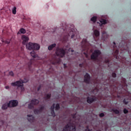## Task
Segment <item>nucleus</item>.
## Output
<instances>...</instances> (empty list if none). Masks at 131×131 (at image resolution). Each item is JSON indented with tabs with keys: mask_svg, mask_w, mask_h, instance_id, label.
<instances>
[{
	"mask_svg": "<svg viewBox=\"0 0 131 131\" xmlns=\"http://www.w3.org/2000/svg\"><path fill=\"white\" fill-rule=\"evenodd\" d=\"M26 47L27 50H29V51H38L40 49L39 44L32 42H29Z\"/></svg>",
	"mask_w": 131,
	"mask_h": 131,
	"instance_id": "obj_1",
	"label": "nucleus"
},
{
	"mask_svg": "<svg viewBox=\"0 0 131 131\" xmlns=\"http://www.w3.org/2000/svg\"><path fill=\"white\" fill-rule=\"evenodd\" d=\"M25 82H27V81L19 80V81H17L16 82L11 83V85L12 86H17V88H19L20 92H24L25 89L23 83H25Z\"/></svg>",
	"mask_w": 131,
	"mask_h": 131,
	"instance_id": "obj_2",
	"label": "nucleus"
},
{
	"mask_svg": "<svg viewBox=\"0 0 131 131\" xmlns=\"http://www.w3.org/2000/svg\"><path fill=\"white\" fill-rule=\"evenodd\" d=\"M101 54V52L99 50H95L94 52L91 55V58L92 60H98V56Z\"/></svg>",
	"mask_w": 131,
	"mask_h": 131,
	"instance_id": "obj_3",
	"label": "nucleus"
},
{
	"mask_svg": "<svg viewBox=\"0 0 131 131\" xmlns=\"http://www.w3.org/2000/svg\"><path fill=\"white\" fill-rule=\"evenodd\" d=\"M66 51V49L64 50L63 49H58L57 50L56 54L57 56H59V57H64V55H65V52Z\"/></svg>",
	"mask_w": 131,
	"mask_h": 131,
	"instance_id": "obj_4",
	"label": "nucleus"
},
{
	"mask_svg": "<svg viewBox=\"0 0 131 131\" xmlns=\"http://www.w3.org/2000/svg\"><path fill=\"white\" fill-rule=\"evenodd\" d=\"M21 39L22 40L23 45H26L27 44V42L29 41V37L25 35L21 36Z\"/></svg>",
	"mask_w": 131,
	"mask_h": 131,
	"instance_id": "obj_5",
	"label": "nucleus"
},
{
	"mask_svg": "<svg viewBox=\"0 0 131 131\" xmlns=\"http://www.w3.org/2000/svg\"><path fill=\"white\" fill-rule=\"evenodd\" d=\"M18 105V101L16 100H10L8 102L9 107H16Z\"/></svg>",
	"mask_w": 131,
	"mask_h": 131,
	"instance_id": "obj_6",
	"label": "nucleus"
},
{
	"mask_svg": "<svg viewBox=\"0 0 131 131\" xmlns=\"http://www.w3.org/2000/svg\"><path fill=\"white\" fill-rule=\"evenodd\" d=\"M39 102V101L38 100L33 99L31 101V103L29 105L28 108H29V109H31L33 106H30V105H36V104H38Z\"/></svg>",
	"mask_w": 131,
	"mask_h": 131,
	"instance_id": "obj_7",
	"label": "nucleus"
},
{
	"mask_svg": "<svg viewBox=\"0 0 131 131\" xmlns=\"http://www.w3.org/2000/svg\"><path fill=\"white\" fill-rule=\"evenodd\" d=\"M68 36H71V38H74V39L77 38V37H76L75 32L72 31L70 32L69 36H68L67 37H65L64 38H68Z\"/></svg>",
	"mask_w": 131,
	"mask_h": 131,
	"instance_id": "obj_8",
	"label": "nucleus"
},
{
	"mask_svg": "<svg viewBox=\"0 0 131 131\" xmlns=\"http://www.w3.org/2000/svg\"><path fill=\"white\" fill-rule=\"evenodd\" d=\"M91 79V77L89 74H86L84 76V81L86 82V83H90V80Z\"/></svg>",
	"mask_w": 131,
	"mask_h": 131,
	"instance_id": "obj_9",
	"label": "nucleus"
},
{
	"mask_svg": "<svg viewBox=\"0 0 131 131\" xmlns=\"http://www.w3.org/2000/svg\"><path fill=\"white\" fill-rule=\"evenodd\" d=\"M96 101V97L92 96V97H88L87 98V102L89 104H92L93 102Z\"/></svg>",
	"mask_w": 131,
	"mask_h": 131,
	"instance_id": "obj_10",
	"label": "nucleus"
},
{
	"mask_svg": "<svg viewBox=\"0 0 131 131\" xmlns=\"http://www.w3.org/2000/svg\"><path fill=\"white\" fill-rule=\"evenodd\" d=\"M72 129L73 131L75 130V127H72V126H69V125H67L64 129L63 131H68V130H71Z\"/></svg>",
	"mask_w": 131,
	"mask_h": 131,
	"instance_id": "obj_11",
	"label": "nucleus"
},
{
	"mask_svg": "<svg viewBox=\"0 0 131 131\" xmlns=\"http://www.w3.org/2000/svg\"><path fill=\"white\" fill-rule=\"evenodd\" d=\"M32 57L33 58H36L38 60L39 59V57H38V56L37 55L35 54V52H34V50H33L31 53H30Z\"/></svg>",
	"mask_w": 131,
	"mask_h": 131,
	"instance_id": "obj_12",
	"label": "nucleus"
},
{
	"mask_svg": "<svg viewBox=\"0 0 131 131\" xmlns=\"http://www.w3.org/2000/svg\"><path fill=\"white\" fill-rule=\"evenodd\" d=\"M99 22L100 23H99V24L100 26H102V25L107 24V20H106L104 19H100Z\"/></svg>",
	"mask_w": 131,
	"mask_h": 131,
	"instance_id": "obj_13",
	"label": "nucleus"
},
{
	"mask_svg": "<svg viewBox=\"0 0 131 131\" xmlns=\"http://www.w3.org/2000/svg\"><path fill=\"white\" fill-rule=\"evenodd\" d=\"M94 35L95 36H96V37L100 36V31H99L98 30H95L94 31Z\"/></svg>",
	"mask_w": 131,
	"mask_h": 131,
	"instance_id": "obj_14",
	"label": "nucleus"
},
{
	"mask_svg": "<svg viewBox=\"0 0 131 131\" xmlns=\"http://www.w3.org/2000/svg\"><path fill=\"white\" fill-rule=\"evenodd\" d=\"M8 107H9V102H6L4 104H3L2 108L3 110H6V109H7Z\"/></svg>",
	"mask_w": 131,
	"mask_h": 131,
	"instance_id": "obj_15",
	"label": "nucleus"
},
{
	"mask_svg": "<svg viewBox=\"0 0 131 131\" xmlns=\"http://www.w3.org/2000/svg\"><path fill=\"white\" fill-rule=\"evenodd\" d=\"M33 119H34V118L32 116L28 115V120L30 121V122H32L33 121Z\"/></svg>",
	"mask_w": 131,
	"mask_h": 131,
	"instance_id": "obj_16",
	"label": "nucleus"
},
{
	"mask_svg": "<svg viewBox=\"0 0 131 131\" xmlns=\"http://www.w3.org/2000/svg\"><path fill=\"white\" fill-rule=\"evenodd\" d=\"M55 108V104L53 105L51 107V114L52 116H55V112H54V108Z\"/></svg>",
	"mask_w": 131,
	"mask_h": 131,
	"instance_id": "obj_17",
	"label": "nucleus"
},
{
	"mask_svg": "<svg viewBox=\"0 0 131 131\" xmlns=\"http://www.w3.org/2000/svg\"><path fill=\"white\" fill-rule=\"evenodd\" d=\"M108 37V34L106 32H102V38L103 40L105 39V38H107Z\"/></svg>",
	"mask_w": 131,
	"mask_h": 131,
	"instance_id": "obj_18",
	"label": "nucleus"
},
{
	"mask_svg": "<svg viewBox=\"0 0 131 131\" xmlns=\"http://www.w3.org/2000/svg\"><path fill=\"white\" fill-rule=\"evenodd\" d=\"M56 47V43L52 44L48 47V50L49 51H51V50H53L54 48Z\"/></svg>",
	"mask_w": 131,
	"mask_h": 131,
	"instance_id": "obj_19",
	"label": "nucleus"
},
{
	"mask_svg": "<svg viewBox=\"0 0 131 131\" xmlns=\"http://www.w3.org/2000/svg\"><path fill=\"white\" fill-rule=\"evenodd\" d=\"M26 31L25 29L22 28L19 30V31L17 33V34H20V33H21L23 34H24V33H26Z\"/></svg>",
	"mask_w": 131,
	"mask_h": 131,
	"instance_id": "obj_20",
	"label": "nucleus"
},
{
	"mask_svg": "<svg viewBox=\"0 0 131 131\" xmlns=\"http://www.w3.org/2000/svg\"><path fill=\"white\" fill-rule=\"evenodd\" d=\"M16 9L17 8H16V7H14L12 9V14L14 15H16V13H17Z\"/></svg>",
	"mask_w": 131,
	"mask_h": 131,
	"instance_id": "obj_21",
	"label": "nucleus"
},
{
	"mask_svg": "<svg viewBox=\"0 0 131 131\" xmlns=\"http://www.w3.org/2000/svg\"><path fill=\"white\" fill-rule=\"evenodd\" d=\"M117 55H118V50H116L114 54V56L116 59L119 58V57H118Z\"/></svg>",
	"mask_w": 131,
	"mask_h": 131,
	"instance_id": "obj_22",
	"label": "nucleus"
},
{
	"mask_svg": "<svg viewBox=\"0 0 131 131\" xmlns=\"http://www.w3.org/2000/svg\"><path fill=\"white\" fill-rule=\"evenodd\" d=\"M91 20L93 22V23H95L97 21V17L96 16H93V17L91 18Z\"/></svg>",
	"mask_w": 131,
	"mask_h": 131,
	"instance_id": "obj_23",
	"label": "nucleus"
},
{
	"mask_svg": "<svg viewBox=\"0 0 131 131\" xmlns=\"http://www.w3.org/2000/svg\"><path fill=\"white\" fill-rule=\"evenodd\" d=\"M83 43H85V46H89V42L86 41V39L83 40Z\"/></svg>",
	"mask_w": 131,
	"mask_h": 131,
	"instance_id": "obj_24",
	"label": "nucleus"
},
{
	"mask_svg": "<svg viewBox=\"0 0 131 131\" xmlns=\"http://www.w3.org/2000/svg\"><path fill=\"white\" fill-rule=\"evenodd\" d=\"M125 79H123V89H124V88H125Z\"/></svg>",
	"mask_w": 131,
	"mask_h": 131,
	"instance_id": "obj_25",
	"label": "nucleus"
},
{
	"mask_svg": "<svg viewBox=\"0 0 131 131\" xmlns=\"http://www.w3.org/2000/svg\"><path fill=\"white\" fill-rule=\"evenodd\" d=\"M60 108V105L58 104H56V107H55V110H58Z\"/></svg>",
	"mask_w": 131,
	"mask_h": 131,
	"instance_id": "obj_26",
	"label": "nucleus"
},
{
	"mask_svg": "<svg viewBox=\"0 0 131 131\" xmlns=\"http://www.w3.org/2000/svg\"><path fill=\"white\" fill-rule=\"evenodd\" d=\"M113 112H115L116 114L119 113V111L117 110H113Z\"/></svg>",
	"mask_w": 131,
	"mask_h": 131,
	"instance_id": "obj_27",
	"label": "nucleus"
},
{
	"mask_svg": "<svg viewBox=\"0 0 131 131\" xmlns=\"http://www.w3.org/2000/svg\"><path fill=\"white\" fill-rule=\"evenodd\" d=\"M96 92L97 93H98V92H99V90H98V89H95L94 91H93V94H96Z\"/></svg>",
	"mask_w": 131,
	"mask_h": 131,
	"instance_id": "obj_28",
	"label": "nucleus"
},
{
	"mask_svg": "<svg viewBox=\"0 0 131 131\" xmlns=\"http://www.w3.org/2000/svg\"><path fill=\"white\" fill-rule=\"evenodd\" d=\"M10 75H11V76H14V73H13L12 71L9 72Z\"/></svg>",
	"mask_w": 131,
	"mask_h": 131,
	"instance_id": "obj_29",
	"label": "nucleus"
},
{
	"mask_svg": "<svg viewBox=\"0 0 131 131\" xmlns=\"http://www.w3.org/2000/svg\"><path fill=\"white\" fill-rule=\"evenodd\" d=\"M123 112H124V113H125V114H126V113H127L128 112L127 110L126 109H124Z\"/></svg>",
	"mask_w": 131,
	"mask_h": 131,
	"instance_id": "obj_30",
	"label": "nucleus"
},
{
	"mask_svg": "<svg viewBox=\"0 0 131 131\" xmlns=\"http://www.w3.org/2000/svg\"><path fill=\"white\" fill-rule=\"evenodd\" d=\"M112 76H113V77H116V74L113 73L112 74Z\"/></svg>",
	"mask_w": 131,
	"mask_h": 131,
	"instance_id": "obj_31",
	"label": "nucleus"
},
{
	"mask_svg": "<svg viewBox=\"0 0 131 131\" xmlns=\"http://www.w3.org/2000/svg\"><path fill=\"white\" fill-rule=\"evenodd\" d=\"M123 102L124 103V104H127V103H128V101H125V99H124V100H123Z\"/></svg>",
	"mask_w": 131,
	"mask_h": 131,
	"instance_id": "obj_32",
	"label": "nucleus"
},
{
	"mask_svg": "<svg viewBox=\"0 0 131 131\" xmlns=\"http://www.w3.org/2000/svg\"><path fill=\"white\" fill-rule=\"evenodd\" d=\"M99 116L100 117H103V116H104V114L103 113H101V114H99Z\"/></svg>",
	"mask_w": 131,
	"mask_h": 131,
	"instance_id": "obj_33",
	"label": "nucleus"
},
{
	"mask_svg": "<svg viewBox=\"0 0 131 131\" xmlns=\"http://www.w3.org/2000/svg\"><path fill=\"white\" fill-rule=\"evenodd\" d=\"M50 97H51V95L50 94H48V95H47V99H49L50 98Z\"/></svg>",
	"mask_w": 131,
	"mask_h": 131,
	"instance_id": "obj_34",
	"label": "nucleus"
},
{
	"mask_svg": "<svg viewBox=\"0 0 131 131\" xmlns=\"http://www.w3.org/2000/svg\"><path fill=\"white\" fill-rule=\"evenodd\" d=\"M5 89H6V90H9V89H10V87H9V86H6L5 87Z\"/></svg>",
	"mask_w": 131,
	"mask_h": 131,
	"instance_id": "obj_35",
	"label": "nucleus"
},
{
	"mask_svg": "<svg viewBox=\"0 0 131 131\" xmlns=\"http://www.w3.org/2000/svg\"><path fill=\"white\" fill-rule=\"evenodd\" d=\"M3 124H4V122H3V121H0V126L3 125Z\"/></svg>",
	"mask_w": 131,
	"mask_h": 131,
	"instance_id": "obj_36",
	"label": "nucleus"
},
{
	"mask_svg": "<svg viewBox=\"0 0 131 131\" xmlns=\"http://www.w3.org/2000/svg\"><path fill=\"white\" fill-rule=\"evenodd\" d=\"M105 63H108L109 62V60L108 59H106L104 61Z\"/></svg>",
	"mask_w": 131,
	"mask_h": 131,
	"instance_id": "obj_37",
	"label": "nucleus"
},
{
	"mask_svg": "<svg viewBox=\"0 0 131 131\" xmlns=\"http://www.w3.org/2000/svg\"><path fill=\"white\" fill-rule=\"evenodd\" d=\"M69 52H71L72 53H73V50H72L71 49H69Z\"/></svg>",
	"mask_w": 131,
	"mask_h": 131,
	"instance_id": "obj_38",
	"label": "nucleus"
},
{
	"mask_svg": "<svg viewBox=\"0 0 131 131\" xmlns=\"http://www.w3.org/2000/svg\"><path fill=\"white\" fill-rule=\"evenodd\" d=\"M85 131H91V130H90L88 128H87Z\"/></svg>",
	"mask_w": 131,
	"mask_h": 131,
	"instance_id": "obj_39",
	"label": "nucleus"
},
{
	"mask_svg": "<svg viewBox=\"0 0 131 131\" xmlns=\"http://www.w3.org/2000/svg\"><path fill=\"white\" fill-rule=\"evenodd\" d=\"M6 43H8V44L10 43V41H6Z\"/></svg>",
	"mask_w": 131,
	"mask_h": 131,
	"instance_id": "obj_40",
	"label": "nucleus"
},
{
	"mask_svg": "<svg viewBox=\"0 0 131 131\" xmlns=\"http://www.w3.org/2000/svg\"><path fill=\"white\" fill-rule=\"evenodd\" d=\"M39 89H40V88H39L38 89V91H39Z\"/></svg>",
	"mask_w": 131,
	"mask_h": 131,
	"instance_id": "obj_41",
	"label": "nucleus"
},
{
	"mask_svg": "<svg viewBox=\"0 0 131 131\" xmlns=\"http://www.w3.org/2000/svg\"><path fill=\"white\" fill-rule=\"evenodd\" d=\"M114 45H115V42H114Z\"/></svg>",
	"mask_w": 131,
	"mask_h": 131,
	"instance_id": "obj_42",
	"label": "nucleus"
},
{
	"mask_svg": "<svg viewBox=\"0 0 131 131\" xmlns=\"http://www.w3.org/2000/svg\"><path fill=\"white\" fill-rule=\"evenodd\" d=\"M34 112H35V113H36V111H35Z\"/></svg>",
	"mask_w": 131,
	"mask_h": 131,
	"instance_id": "obj_43",
	"label": "nucleus"
},
{
	"mask_svg": "<svg viewBox=\"0 0 131 131\" xmlns=\"http://www.w3.org/2000/svg\"><path fill=\"white\" fill-rule=\"evenodd\" d=\"M65 65H66V64H64V66H65Z\"/></svg>",
	"mask_w": 131,
	"mask_h": 131,
	"instance_id": "obj_44",
	"label": "nucleus"
}]
</instances>
